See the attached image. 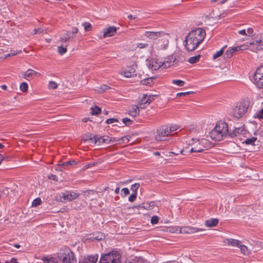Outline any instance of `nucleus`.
I'll list each match as a JSON object with an SVG mask.
<instances>
[{
  "mask_svg": "<svg viewBox=\"0 0 263 263\" xmlns=\"http://www.w3.org/2000/svg\"><path fill=\"white\" fill-rule=\"evenodd\" d=\"M100 88L103 91H107L109 89H111V87H110L106 85H103L101 86Z\"/></svg>",
  "mask_w": 263,
  "mask_h": 263,
  "instance_id": "13d9d810",
  "label": "nucleus"
},
{
  "mask_svg": "<svg viewBox=\"0 0 263 263\" xmlns=\"http://www.w3.org/2000/svg\"><path fill=\"white\" fill-rule=\"evenodd\" d=\"M243 128L242 127L235 128L233 130H230L229 133L228 132V136L231 138H234L243 134Z\"/></svg>",
  "mask_w": 263,
  "mask_h": 263,
  "instance_id": "a211bd4d",
  "label": "nucleus"
},
{
  "mask_svg": "<svg viewBox=\"0 0 263 263\" xmlns=\"http://www.w3.org/2000/svg\"><path fill=\"white\" fill-rule=\"evenodd\" d=\"M223 48H224V47L222 48V49H221L220 50L217 51L213 55V59H216L222 55V54H223Z\"/></svg>",
  "mask_w": 263,
  "mask_h": 263,
  "instance_id": "72a5a7b5",
  "label": "nucleus"
},
{
  "mask_svg": "<svg viewBox=\"0 0 263 263\" xmlns=\"http://www.w3.org/2000/svg\"><path fill=\"white\" fill-rule=\"evenodd\" d=\"M121 255L117 251H111L102 256L100 260L101 263H120Z\"/></svg>",
  "mask_w": 263,
  "mask_h": 263,
  "instance_id": "0eeeda50",
  "label": "nucleus"
},
{
  "mask_svg": "<svg viewBox=\"0 0 263 263\" xmlns=\"http://www.w3.org/2000/svg\"><path fill=\"white\" fill-rule=\"evenodd\" d=\"M129 115L134 117H136L137 116H138L139 115V114L137 113V111H134L133 110H130V113H129Z\"/></svg>",
  "mask_w": 263,
  "mask_h": 263,
  "instance_id": "69168bd1",
  "label": "nucleus"
},
{
  "mask_svg": "<svg viewBox=\"0 0 263 263\" xmlns=\"http://www.w3.org/2000/svg\"><path fill=\"white\" fill-rule=\"evenodd\" d=\"M137 197V193L132 194L128 198V201L130 202H133L135 200Z\"/></svg>",
  "mask_w": 263,
  "mask_h": 263,
  "instance_id": "3c124183",
  "label": "nucleus"
},
{
  "mask_svg": "<svg viewBox=\"0 0 263 263\" xmlns=\"http://www.w3.org/2000/svg\"><path fill=\"white\" fill-rule=\"evenodd\" d=\"M127 263H146L145 260L140 257H135Z\"/></svg>",
  "mask_w": 263,
  "mask_h": 263,
  "instance_id": "393cba45",
  "label": "nucleus"
},
{
  "mask_svg": "<svg viewBox=\"0 0 263 263\" xmlns=\"http://www.w3.org/2000/svg\"><path fill=\"white\" fill-rule=\"evenodd\" d=\"M205 36V31L200 28L191 31L185 40L186 49L191 51L195 50L203 41Z\"/></svg>",
  "mask_w": 263,
  "mask_h": 263,
  "instance_id": "f257e3e1",
  "label": "nucleus"
},
{
  "mask_svg": "<svg viewBox=\"0 0 263 263\" xmlns=\"http://www.w3.org/2000/svg\"><path fill=\"white\" fill-rule=\"evenodd\" d=\"M249 105L248 101L244 100L238 103L233 110V116L237 119L242 117L246 112Z\"/></svg>",
  "mask_w": 263,
  "mask_h": 263,
  "instance_id": "423d86ee",
  "label": "nucleus"
},
{
  "mask_svg": "<svg viewBox=\"0 0 263 263\" xmlns=\"http://www.w3.org/2000/svg\"><path fill=\"white\" fill-rule=\"evenodd\" d=\"M255 118H258L259 119H263V109L257 111L254 115Z\"/></svg>",
  "mask_w": 263,
  "mask_h": 263,
  "instance_id": "f704fd0d",
  "label": "nucleus"
},
{
  "mask_svg": "<svg viewBox=\"0 0 263 263\" xmlns=\"http://www.w3.org/2000/svg\"><path fill=\"white\" fill-rule=\"evenodd\" d=\"M253 32H254V30L252 28H249L247 29V34L248 35H251L253 34Z\"/></svg>",
  "mask_w": 263,
  "mask_h": 263,
  "instance_id": "0e129e2a",
  "label": "nucleus"
},
{
  "mask_svg": "<svg viewBox=\"0 0 263 263\" xmlns=\"http://www.w3.org/2000/svg\"><path fill=\"white\" fill-rule=\"evenodd\" d=\"M47 33V30L46 29H44L42 28H38V33Z\"/></svg>",
  "mask_w": 263,
  "mask_h": 263,
  "instance_id": "338daca9",
  "label": "nucleus"
},
{
  "mask_svg": "<svg viewBox=\"0 0 263 263\" xmlns=\"http://www.w3.org/2000/svg\"><path fill=\"white\" fill-rule=\"evenodd\" d=\"M137 68L136 65H133L131 67L128 68V71L133 76L136 75V69Z\"/></svg>",
  "mask_w": 263,
  "mask_h": 263,
  "instance_id": "e433bc0d",
  "label": "nucleus"
},
{
  "mask_svg": "<svg viewBox=\"0 0 263 263\" xmlns=\"http://www.w3.org/2000/svg\"><path fill=\"white\" fill-rule=\"evenodd\" d=\"M254 83L259 88H263V65L258 67L254 77Z\"/></svg>",
  "mask_w": 263,
  "mask_h": 263,
  "instance_id": "6e6552de",
  "label": "nucleus"
},
{
  "mask_svg": "<svg viewBox=\"0 0 263 263\" xmlns=\"http://www.w3.org/2000/svg\"><path fill=\"white\" fill-rule=\"evenodd\" d=\"M70 32L67 31L66 33L63 34L62 36L60 38V40L62 43H66L68 40H69L70 39H72L73 37L72 36H70Z\"/></svg>",
  "mask_w": 263,
  "mask_h": 263,
  "instance_id": "b1692460",
  "label": "nucleus"
},
{
  "mask_svg": "<svg viewBox=\"0 0 263 263\" xmlns=\"http://www.w3.org/2000/svg\"><path fill=\"white\" fill-rule=\"evenodd\" d=\"M67 51V48L66 47L60 46L58 48V52L62 55L64 54Z\"/></svg>",
  "mask_w": 263,
  "mask_h": 263,
  "instance_id": "c03bdc74",
  "label": "nucleus"
},
{
  "mask_svg": "<svg viewBox=\"0 0 263 263\" xmlns=\"http://www.w3.org/2000/svg\"><path fill=\"white\" fill-rule=\"evenodd\" d=\"M95 139V143H98L99 144L101 143H109L110 142H114L116 141L115 138L110 137L108 136H103L100 137H98L97 136L94 137Z\"/></svg>",
  "mask_w": 263,
  "mask_h": 263,
  "instance_id": "ddd939ff",
  "label": "nucleus"
},
{
  "mask_svg": "<svg viewBox=\"0 0 263 263\" xmlns=\"http://www.w3.org/2000/svg\"><path fill=\"white\" fill-rule=\"evenodd\" d=\"M176 61V58L174 55L167 57L163 62H162V68H167L176 64L177 63Z\"/></svg>",
  "mask_w": 263,
  "mask_h": 263,
  "instance_id": "4468645a",
  "label": "nucleus"
},
{
  "mask_svg": "<svg viewBox=\"0 0 263 263\" xmlns=\"http://www.w3.org/2000/svg\"><path fill=\"white\" fill-rule=\"evenodd\" d=\"M148 104V101H147V95L145 94H143L142 98L139 102L138 105H140L141 109H143L145 108V104Z\"/></svg>",
  "mask_w": 263,
  "mask_h": 263,
  "instance_id": "412c9836",
  "label": "nucleus"
},
{
  "mask_svg": "<svg viewBox=\"0 0 263 263\" xmlns=\"http://www.w3.org/2000/svg\"><path fill=\"white\" fill-rule=\"evenodd\" d=\"M58 257L62 263H77L74 254L68 248L61 249L57 253Z\"/></svg>",
  "mask_w": 263,
  "mask_h": 263,
  "instance_id": "39448f33",
  "label": "nucleus"
},
{
  "mask_svg": "<svg viewBox=\"0 0 263 263\" xmlns=\"http://www.w3.org/2000/svg\"><path fill=\"white\" fill-rule=\"evenodd\" d=\"M140 108V105H139V106L134 105L132 106V110L135 111V112H136V111H137V113L139 114Z\"/></svg>",
  "mask_w": 263,
  "mask_h": 263,
  "instance_id": "6e6d98bb",
  "label": "nucleus"
},
{
  "mask_svg": "<svg viewBox=\"0 0 263 263\" xmlns=\"http://www.w3.org/2000/svg\"><path fill=\"white\" fill-rule=\"evenodd\" d=\"M224 242L227 243L228 245H232L234 247H238L239 245L240 244V242L238 240L230 238L226 239Z\"/></svg>",
  "mask_w": 263,
  "mask_h": 263,
  "instance_id": "aec40b11",
  "label": "nucleus"
},
{
  "mask_svg": "<svg viewBox=\"0 0 263 263\" xmlns=\"http://www.w3.org/2000/svg\"><path fill=\"white\" fill-rule=\"evenodd\" d=\"M118 120L116 118H109L106 120V123L108 124H112L115 122H118Z\"/></svg>",
  "mask_w": 263,
  "mask_h": 263,
  "instance_id": "09e8293b",
  "label": "nucleus"
},
{
  "mask_svg": "<svg viewBox=\"0 0 263 263\" xmlns=\"http://www.w3.org/2000/svg\"><path fill=\"white\" fill-rule=\"evenodd\" d=\"M228 126L224 122L217 123L215 128L210 133V137L215 141H220L228 136Z\"/></svg>",
  "mask_w": 263,
  "mask_h": 263,
  "instance_id": "7ed1b4c3",
  "label": "nucleus"
},
{
  "mask_svg": "<svg viewBox=\"0 0 263 263\" xmlns=\"http://www.w3.org/2000/svg\"><path fill=\"white\" fill-rule=\"evenodd\" d=\"M156 206V202L155 201H151L149 203H146L144 205H140L139 206L138 209L139 210L141 209H145L147 210H150L153 209V207Z\"/></svg>",
  "mask_w": 263,
  "mask_h": 263,
  "instance_id": "6ab92c4d",
  "label": "nucleus"
},
{
  "mask_svg": "<svg viewBox=\"0 0 263 263\" xmlns=\"http://www.w3.org/2000/svg\"><path fill=\"white\" fill-rule=\"evenodd\" d=\"M41 203V199H40V198H37L36 199H35L32 203V206H36L39 205H40Z\"/></svg>",
  "mask_w": 263,
  "mask_h": 263,
  "instance_id": "a19ab883",
  "label": "nucleus"
},
{
  "mask_svg": "<svg viewBox=\"0 0 263 263\" xmlns=\"http://www.w3.org/2000/svg\"><path fill=\"white\" fill-rule=\"evenodd\" d=\"M83 26H84L86 31H89L91 29V25L89 23L85 22L83 24Z\"/></svg>",
  "mask_w": 263,
  "mask_h": 263,
  "instance_id": "49530a36",
  "label": "nucleus"
},
{
  "mask_svg": "<svg viewBox=\"0 0 263 263\" xmlns=\"http://www.w3.org/2000/svg\"><path fill=\"white\" fill-rule=\"evenodd\" d=\"M238 248H240L241 253L244 255H249L250 253L249 250L245 245H241L240 243Z\"/></svg>",
  "mask_w": 263,
  "mask_h": 263,
  "instance_id": "bb28decb",
  "label": "nucleus"
},
{
  "mask_svg": "<svg viewBox=\"0 0 263 263\" xmlns=\"http://www.w3.org/2000/svg\"><path fill=\"white\" fill-rule=\"evenodd\" d=\"M94 193V192L93 191L88 190L87 191L84 192V196L86 198L87 197H88L89 195L93 194Z\"/></svg>",
  "mask_w": 263,
  "mask_h": 263,
  "instance_id": "bf43d9fd",
  "label": "nucleus"
},
{
  "mask_svg": "<svg viewBox=\"0 0 263 263\" xmlns=\"http://www.w3.org/2000/svg\"><path fill=\"white\" fill-rule=\"evenodd\" d=\"M129 138L130 137L128 136H124V137H123L122 138H121L120 140H116V141H122L124 144H125V143H128L129 141Z\"/></svg>",
  "mask_w": 263,
  "mask_h": 263,
  "instance_id": "de8ad7c7",
  "label": "nucleus"
},
{
  "mask_svg": "<svg viewBox=\"0 0 263 263\" xmlns=\"http://www.w3.org/2000/svg\"><path fill=\"white\" fill-rule=\"evenodd\" d=\"M175 229L176 232L179 231V233L182 234H191L204 231V229L201 228L191 227L189 226L176 227Z\"/></svg>",
  "mask_w": 263,
  "mask_h": 263,
  "instance_id": "1a4fd4ad",
  "label": "nucleus"
},
{
  "mask_svg": "<svg viewBox=\"0 0 263 263\" xmlns=\"http://www.w3.org/2000/svg\"><path fill=\"white\" fill-rule=\"evenodd\" d=\"M179 128L178 126L176 124L171 125L170 126H168V132L171 133L175 131Z\"/></svg>",
  "mask_w": 263,
  "mask_h": 263,
  "instance_id": "79ce46f5",
  "label": "nucleus"
},
{
  "mask_svg": "<svg viewBox=\"0 0 263 263\" xmlns=\"http://www.w3.org/2000/svg\"><path fill=\"white\" fill-rule=\"evenodd\" d=\"M43 263H58L57 260L54 257L48 258L47 257H44L42 258Z\"/></svg>",
  "mask_w": 263,
  "mask_h": 263,
  "instance_id": "c85d7f7f",
  "label": "nucleus"
},
{
  "mask_svg": "<svg viewBox=\"0 0 263 263\" xmlns=\"http://www.w3.org/2000/svg\"><path fill=\"white\" fill-rule=\"evenodd\" d=\"M193 93V91H187V92H179L177 94V97H181L183 96L187 95L191 93Z\"/></svg>",
  "mask_w": 263,
  "mask_h": 263,
  "instance_id": "4d7b16f0",
  "label": "nucleus"
},
{
  "mask_svg": "<svg viewBox=\"0 0 263 263\" xmlns=\"http://www.w3.org/2000/svg\"><path fill=\"white\" fill-rule=\"evenodd\" d=\"M10 263H20V262L17 261V259L15 258H12L10 260Z\"/></svg>",
  "mask_w": 263,
  "mask_h": 263,
  "instance_id": "774afa93",
  "label": "nucleus"
},
{
  "mask_svg": "<svg viewBox=\"0 0 263 263\" xmlns=\"http://www.w3.org/2000/svg\"><path fill=\"white\" fill-rule=\"evenodd\" d=\"M169 134L168 126L167 125H163L157 129L155 139L157 141H160L163 140V137L168 136Z\"/></svg>",
  "mask_w": 263,
  "mask_h": 263,
  "instance_id": "9d476101",
  "label": "nucleus"
},
{
  "mask_svg": "<svg viewBox=\"0 0 263 263\" xmlns=\"http://www.w3.org/2000/svg\"><path fill=\"white\" fill-rule=\"evenodd\" d=\"M123 74H124L125 77H126V78H130L133 76L132 73L130 72H129V71H128V69L124 71L123 72Z\"/></svg>",
  "mask_w": 263,
  "mask_h": 263,
  "instance_id": "5fc2aeb1",
  "label": "nucleus"
},
{
  "mask_svg": "<svg viewBox=\"0 0 263 263\" xmlns=\"http://www.w3.org/2000/svg\"><path fill=\"white\" fill-rule=\"evenodd\" d=\"M80 194L75 192L67 191L62 194L60 197V201L67 202L74 200L79 196Z\"/></svg>",
  "mask_w": 263,
  "mask_h": 263,
  "instance_id": "9b49d317",
  "label": "nucleus"
},
{
  "mask_svg": "<svg viewBox=\"0 0 263 263\" xmlns=\"http://www.w3.org/2000/svg\"><path fill=\"white\" fill-rule=\"evenodd\" d=\"M159 217L157 216H153L151 219V222L153 224H157L159 221Z\"/></svg>",
  "mask_w": 263,
  "mask_h": 263,
  "instance_id": "a18cd8bd",
  "label": "nucleus"
},
{
  "mask_svg": "<svg viewBox=\"0 0 263 263\" xmlns=\"http://www.w3.org/2000/svg\"><path fill=\"white\" fill-rule=\"evenodd\" d=\"M48 178L49 179H51V180H52L54 181H58V177L55 175H53V174L50 175L48 176Z\"/></svg>",
  "mask_w": 263,
  "mask_h": 263,
  "instance_id": "052dcab7",
  "label": "nucleus"
},
{
  "mask_svg": "<svg viewBox=\"0 0 263 263\" xmlns=\"http://www.w3.org/2000/svg\"><path fill=\"white\" fill-rule=\"evenodd\" d=\"M28 88V84L26 82L21 83L20 86V90L23 92H26L27 91Z\"/></svg>",
  "mask_w": 263,
  "mask_h": 263,
  "instance_id": "473e14b6",
  "label": "nucleus"
},
{
  "mask_svg": "<svg viewBox=\"0 0 263 263\" xmlns=\"http://www.w3.org/2000/svg\"><path fill=\"white\" fill-rule=\"evenodd\" d=\"M98 259L97 254L87 255L80 259L79 263H96Z\"/></svg>",
  "mask_w": 263,
  "mask_h": 263,
  "instance_id": "2eb2a0df",
  "label": "nucleus"
},
{
  "mask_svg": "<svg viewBox=\"0 0 263 263\" xmlns=\"http://www.w3.org/2000/svg\"><path fill=\"white\" fill-rule=\"evenodd\" d=\"M77 164V162L75 160H71L69 161H67L65 162H63L62 164H60V165H62L63 166H72L74 165Z\"/></svg>",
  "mask_w": 263,
  "mask_h": 263,
  "instance_id": "7c9ffc66",
  "label": "nucleus"
},
{
  "mask_svg": "<svg viewBox=\"0 0 263 263\" xmlns=\"http://www.w3.org/2000/svg\"><path fill=\"white\" fill-rule=\"evenodd\" d=\"M257 140V138L253 137L251 138L246 139L243 142L247 145H255V142Z\"/></svg>",
  "mask_w": 263,
  "mask_h": 263,
  "instance_id": "a878e982",
  "label": "nucleus"
},
{
  "mask_svg": "<svg viewBox=\"0 0 263 263\" xmlns=\"http://www.w3.org/2000/svg\"><path fill=\"white\" fill-rule=\"evenodd\" d=\"M122 122L125 125H130L133 123V121L128 118H124L122 119Z\"/></svg>",
  "mask_w": 263,
  "mask_h": 263,
  "instance_id": "58836bf2",
  "label": "nucleus"
},
{
  "mask_svg": "<svg viewBox=\"0 0 263 263\" xmlns=\"http://www.w3.org/2000/svg\"><path fill=\"white\" fill-rule=\"evenodd\" d=\"M233 50H231V49H229L226 52L224 56L226 58H230L233 55Z\"/></svg>",
  "mask_w": 263,
  "mask_h": 263,
  "instance_id": "37998d69",
  "label": "nucleus"
},
{
  "mask_svg": "<svg viewBox=\"0 0 263 263\" xmlns=\"http://www.w3.org/2000/svg\"><path fill=\"white\" fill-rule=\"evenodd\" d=\"M148 45L147 43H139L137 45V47L140 49L146 48L148 47Z\"/></svg>",
  "mask_w": 263,
  "mask_h": 263,
  "instance_id": "864d4df0",
  "label": "nucleus"
},
{
  "mask_svg": "<svg viewBox=\"0 0 263 263\" xmlns=\"http://www.w3.org/2000/svg\"><path fill=\"white\" fill-rule=\"evenodd\" d=\"M189 146L191 147L190 153H199L206 151L212 147V144L210 141L205 139L193 138L189 142Z\"/></svg>",
  "mask_w": 263,
  "mask_h": 263,
  "instance_id": "f03ea898",
  "label": "nucleus"
},
{
  "mask_svg": "<svg viewBox=\"0 0 263 263\" xmlns=\"http://www.w3.org/2000/svg\"><path fill=\"white\" fill-rule=\"evenodd\" d=\"M37 74V72L32 69H28L24 72L23 76L25 79L29 80L34 75Z\"/></svg>",
  "mask_w": 263,
  "mask_h": 263,
  "instance_id": "4be33fe9",
  "label": "nucleus"
},
{
  "mask_svg": "<svg viewBox=\"0 0 263 263\" xmlns=\"http://www.w3.org/2000/svg\"><path fill=\"white\" fill-rule=\"evenodd\" d=\"M117 29L116 27L114 26L109 27L107 28H105L104 30V34L103 37L104 38L107 37H110L114 35V34L116 32Z\"/></svg>",
  "mask_w": 263,
  "mask_h": 263,
  "instance_id": "f3484780",
  "label": "nucleus"
},
{
  "mask_svg": "<svg viewBox=\"0 0 263 263\" xmlns=\"http://www.w3.org/2000/svg\"><path fill=\"white\" fill-rule=\"evenodd\" d=\"M140 186L139 183H135L131 186L130 190L134 192V193L137 194V190L139 188Z\"/></svg>",
  "mask_w": 263,
  "mask_h": 263,
  "instance_id": "c9c22d12",
  "label": "nucleus"
},
{
  "mask_svg": "<svg viewBox=\"0 0 263 263\" xmlns=\"http://www.w3.org/2000/svg\"><path fill=\"white\" fill-rule=\"evenodd\" d=\"M155 96L154 95H147V101H148V104H150L154 100Z\"/></svg>",
  "mask_w": 263,
  "mask_h": 263,
  "instance_id": "680f3d73",
  "label": "nucleus"
},
{
  "mask_svg": "<svg viewBox=\"0 0 263 263\" xmlns=\"http://www.w3.org/2000/svg\"><path fill=\"white\" fill-rule=\"evenodd\" d=\"M200 55L192 57L188 60V62L191 64L196 63L199 61Z\"/></svg>",
  "mask_w": 263,
  "mask_h": 263,
  "instance_id": "c756f323",
  "label": "nucleus"
},
{
  "mask_svg": "<svg viewBox=\"0 0 263 263\" xmlns=\"http://www.w3.org/2000/svg\"><path fill=\"white\" fill-rule=\"evenodd\" d=\"M243 47H244V46H240L233 47L231 48V50H233L234 52H235L236 51L244 49L245 48H243Z\"/></svg>",
  "mask_w": 263,
  "mask_h": 263,
  "instance_id": "603ef678",
  "label": "nucleus"
},
{
  "mask_svg": "<svg viewBox=\"0 0 263 263\" xmlns=\"http://www.w3.org/2000/svg\"><path fill=\"white\" fill-rule=\"evenodd\" d=\"M141 83L143 85L151 86L153 83V80L152 78L143 79L141 81Z\"/></svg>",
  "mask_w": 263,
  "mask_h": 263,
  "instance_id": "2f4dec72",
  "label": "nucleus"
},
{
  "mask_svg": "<svg viewBox=\"0 0 263 263\" xmlns=\"http://www.w3.org/2000/svg\"><path fill=\"white\" fill-rule=\"evenodd\" d=\"M251 45L256 46L258 50L261 49L263 46V33L258 34L256 40L250 43Z\"/></svg>",
  "mask_w": 263,
  "mask_h": 263,
  "instance_id": "dca6fc26",
  "label": "nucleus"
},
{
  "mask_svg": "<svg viewBox=\"0 0 263 263\" xmlns=\"http://www.w3.org/2000/svg\"><path fill=\"white\" fill-rule=\"evenodd\" d=\"M172 83L179 86H183L185 83L184 81L180 80H174Z\"/></svg>",
  "mask_w": 263,
  "mask_h": 263,
  "instance_id": "4c0bfd02",
  "label": "nucleus"
},
{
  "mask_svg": "<svg viewBox=\"0 0 263 263\" xmlns=\"http://www.w3.org/2000/svg\"><path fill=\"white\" fill-rule=\"evenodd\" d=\"M145 35L150 40H157L158 38L162 37V40L158 41V49H165L168 44V41L164 39L165 33L163 31H146Z\"/></svg>",
  "mask_w": 263,
  "mask_h": 263,
  "instance_id": "20e7f679",
  "label": "nucleus"
},
{
  "mask_svg": "<svg viewBox=\"0 0 263 263\" xmlns=\"http://www.w3.org/2000/svg\"><path fill=\"white\" fill-rule=\"evenodd\" d=\"M58 87L57 84L54 81H50L48 83V87L50 89H54Z\"/></svg>",
  "mask_w": 263,
  "mask_h": 263,
  "instance_id": "ea45409f",
  "label": "nucleus"
},
{
  "mask_svg": "<svg viewBox=\"0 0 263 263\" xmlns=\"http://www.w3.org/2000/svg\"><path fill=\"white\" fill-rule=\"evenodd\" d=\"M147 67L152 70H157L162 68V61L158 59H153L152 60H146Z\"/></svg>",
  "mask_w": 263,
  "mask_h": 263,
  "instance_id": "f8f14e48",
  "label": "nucleus"
},
{
  "mask_svg": "<svg viewBox=\"0 0 263 263\" xmlns=\"http://www.w3.org/2000/svg\"><path fill=\"white\" fill-rule=\"evenodd\" d=\"M218 223V220L216 218H212L205 221V224L208 227L216 226Z\"/></svg>",
  "mask_w": 263,
  "mask_h": 263,
  "instance_id": "5701e85b",
  "label": "nucleus"
},
{
  "mask_svg": "<svg viewBox=\"0 0 263 263\" xmlns=\"http://www.w3.org/2000/svg\"><path fill=\"white\" fill-rule=\"evenodd\" d=\"M121 192L123 193V194H122V196L123 197H124L129 194V191L128 189L126 187L123 188L121 190Z\"/></svg>",
  "mask_w": 263,
  "mask_h": 263,
  "instance_id": "8fccbe9b",
  "label": "nucleus"
},
{
  "mask_svg": "<svg viewBox=\"0 0 263 263\" xmlns=\"http://www.w3.org/2000/svg\"><path fill=\"white\" fill-rule=\"evenodd\" d=\"M104 238V236L102 234H99L98 236L95 237L96 240H102Z\"/></svg>",
  "mask_w": 263,
  "mask_h": 263,
  "instance_id": "e2e57ef3",
  "label": "nucleus"
},
{
  "mask_svg": "<svg viewBox=\"0 0 263 263\" xmlns=\"http://www.w3.org/2000/svg\"><path fill=\"white\" fill-rule=\"evenodd\" d=\"M101 109L100 107L97 106H92L91 107V114L92 115H97L100 114Z\"/></svg>",
  "mask_w": 263,
  "mask_h": 263,
  "instance_id": "cd10ccee",
  "label": "nucleus"
}]
</instances>
